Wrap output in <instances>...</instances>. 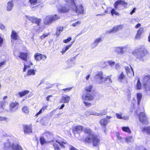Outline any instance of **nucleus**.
<instances>
[{
  "label": "nucleus",
  "instance_id": "54",
  "mask_svg": "<svg viewBox=\"0 0 150 150\" xmlns=\"http://www.w3.org/2000/svg\"><path fill=\"white\" fill-rule=\"evenodd\" d=\"M71 39V37H69L67 39L64 40L63 42L65 43H67L69 42Z\"/></svg>",
  "mask_w": 150,
  "mask_h": 150
},
{
  "label": "nucleus",
  "instance_id": "8",
  "mask_svg": "<svg viewBox=\"0 0 150 150\" xmlns=\"http://www.w3.org/2000/svg\"><path fill=\"white\" fill-rule=\"evenodd\" d=\"M139 120L141 122L145 124L148 123V121L144 113L143 112L140 113L139 115Z\"/></svg>",
  "mask_w": 150,
  "mask_h": 150
},
{
  "label": "nucleus",
  "instance_id": "55",
  "mask_svg": "<svg viewBox=\"0 0 150 150\" xmlns=\"http://www.w3.org/2000/svg\"><path fill=\"white\" fill-rule=\"evenodd\" d=\"M24 69H23V71L24 72V71H25L26 69L28 68V67H30V65H26L25 64H24Z\"/></svg>",
  "mask_w": 150,
  "mask_h": 150
},
{
  "label": "nucleus",
  "instance_id": "37",
  "mask_svg": "<svg viewBox=\"0 0 150 150\" xmlns=\"http://www.w3.org/2000/svg\"><path fill=\"white\" fill-rule=\"evenodd\" d=\"M40 143L41 145H43L47 143H49L47 140L46 141L45 139L43 137H41L40 139Z\"/></svg>",
  "mask_w": 150,
  "mask_h": 150
},
{
  "label": "nucleus",
  "instance_id": "40",
  "mask_svg": "<svg viewBox=\"0 0 150 150\" xmlns=\"http://www.w3.org/2000/svg\"><path fill=\"white\" fill-rule=\"evenodd\" d=\"M100 123L102 125L105 126L107 124V120L105 118L103 119L100 120Z\"/></svg>",
  "mask_w": 150,
  "mask_h": 150
},
{
  "label": "nucleus",
  "instance_id": "44",
  "mask_svg": "<svg viewBox=\"0 0 150 150\" xmlns=\"http://www.w3.org/2000/svg\"><path fill=\"white\" fill-rule=\"evenodd\" d=\"M40 55H41V54L38 53H36L34 55L35 59L37 61L40 60L41 59H39L40 57H41Z\"/></svg>",
  "mask_w": 150,
  "mask_h": 150
},
{
  "label": "nucleus",
  "instance_id": "19",
  "mask_svg": "<svg viewBox=\"0 0 150 150\" xmlns=\"http://www.w3.org/2000/svg\"><path fill=\"white\" fill-rule=\"evenodd\" d=\"M51 15L47 16L44 20V22L46 24H50L53 23Z\"/></svg>",
  "mask_w": 150,
  "mask_h": 150
},
{
  "label": "nucleus",
  "instance_id": "13",
  "mask_svg": "<svg viewBox=\"0 0 150 150\" xmlns=\"http://www.w3.org/2000/svg\"><path fill=\"white\" fill-rule=\"evenodd\" d=\"M18 103L15 101L11 103L10 105V110L12 112L16 111L18 108Z\"/></svg>",
  "mask_w": 150,
  "mask_h": 150
},
{
  "label": "nucleus",
  "instance_id": "39",
  "mask_svg": "<svg viewBox=\"0 0 150 150\" xmlns=\"http://www.w3.org/2000/svg\"><path fill=\"white\" fill-rule=\"evenodd\" d=\"M137 96L138 104V105H139L142 98V95L141 93H137Z\"/></svg>",
  "mask_w": 150,
  "mask_h": 150
},
{
  "label": "nucleus",
  "instance_id": "17",
  "mask_svg": "<svg viewBox=\"0 0 150 150\" xmlns=\"http://www.w3.org/2000/svg\"><path fill=\"white\" fill-rule=\"evenodd\" d=\"M70 100V97L66 95H63L60 101V103H68Z\"/></svg>",
  "mask_w": 150,
  "mask_h": 150
},
{
  "label": "nucleus",
  "instance_id": "60",
  "mask_svg": "<svg viewBox=\"0 0 150 150\" xmlns=\"http://www.w3.org/2000/svg\"><path fill=\"white\" fill-rule=\"evenodd\" d=\"M49 34H44L42 35L40 37V38L41 39H43L47 37L48 35Z\"/></svg>",
  "mask_w": 150,
  "mask_h": 150
},
{
  "label": "nucleus",
  "instance_id": "14",
  "mask_svg": "<svg viewBox=\"0 0 150 150\" xmlns=\"http://www.w3.org/2000/svg\"><path fill=\"white\" fill-rule=\"evenodd\" d=\"M119 5H121L123 6L125 8H127V3L125 2L124 1L121 0H118L116 1L114 4V6L116 9L118 8V6Z\"/></svg>",
  "mask_w": 150,
  "mask_h": 150
},
{
  "label": "nucleus",
  "instance_id": "2",
  "mask_svg": "<svg viewBox=\"0 0 150 150\" xmlns=\"http://www.w3.org/2000/svg\"><path fill=\"white\" fill-rule=\"evenodd\" d=\"M112 75L108 76L107 77L103 76V72L101 71L98 72L94 77V79L97 83L101 84L104 83L108 79L110 83H112V81L111 79Z\"/></svg>",
  "mask_w": 150,
  "mask_h": 150
},
{
  "label": "nucleus",
  "instance_id": "64",
  "mask_svg": "<svg viewBox=\"0 0 150 150\" xmlns=\"http://www.w3.org/2000/svg\"><path fill=\"white\" fill-rule=\"evenodd\" d=\"M43 111L41 110V109L39 111V112L36 114V116H38V115H39L41 114V113H42V112H43Z\"/></svg>",
  "mask_w": 150,
  "mask_h": 150
},
{
  "label": "nucleus",
  "instance_id": "61",
  "mask_svg": "<svg viewBox=\"0 0 150 150\" xmlns=\"http://www.w3.org/2000/svg\"><path fill=\"white\" fill-rule=\"evenodd\" d=\"M47 105H45L42 107L41 109L44 111L45 109H46L47 108Z\"/></svg>",
  "mask_w": 150,
  "mask_h": 150
},
{
  "label": "nucleus",
  "instance_id": "5",
  "mask_svg": "<svg viewBox=\"0 0 150 150\" xmlns=\"http://www.w3.org/2000/svg\"><path fill=\"white\" fill-rule=\"evenodd\" d=\"M85 141L88 143H92L93 146H98L100 144V139L97 136L90 134L85 139Z\"/></svg>",
  "mask_w": 150,
  "mask_h": 150
},
{
  "label": "nucleus",
  "instance_id": "59",
  "mask_svg": "<svg viewBox=\"0 0 150 150\" xmlns=\"http://www.w3.org/2000/svg\"><path fill=\"white\" fill-rule=\"evenodd\" d=\"M6 118L4 117L0 116V121H5L6 120Z\"/></svg>",
  "mask_w": 150,
  "mask_h": 150
},
{
  "label": "nucleus",
  "instance_id": "16",
  "mask_svg": "<svg viewBox=\"0 0 150 150\" xmlns=\"http://www.w3.org/2000/svg\"><path fill=\"white\" fill-rule=\"evenodd\" d=\"M130 67L131 68V70H130L128 66H126L125 67V69L126 73L127 75L129 77L134 76V75L133 69L131 66H130Z\"/></svg>",
  "mask_w": 150,
  "mask_h": 150
},
{
  "label": "nucleus",
  "instance_id": "58",
  "mask_svg": "<svg viewBox=\"0 0 150 150\" xmlns=\"http://www.w3.org/2000/svg\"><path fill=\"white\" fill-rule=\"evenodd\" d=\"M83 103L85 104V105L88 107H89L91 105V103H89L88 102L84 101Z\"/></svg>",
  "mask_w": 150,
  "mask_h": 150
},
{
  "label": "nucleus",
  "instance_id": "57",
  "mask_svg": "<svg viewBox=\"0 0 150 150\" xmlns=\"http://www.w3.org/2000/svg\"><path fill=\"white\" fill-rule=\"evenodd\" d=\"M5 103V101H0V108H3V106Z\"/></svg>",
  "mask_w": 150,
  "mask_h": 150
},
{
  "label": "nucleus",
  "instance_id": "18",
  "mask_svg": "<svg viewBox=\"0 0 150 150\" xmlns=\"http://www.w3.org/2000/svg\"><path fill=\"white\" fill-rule=\"evenodd\" d=\"M83 127L81 125H77L74 127L73 128V131L74 133L77 132L79 133L82 131Z\"/></svg>",
  "mask_w": 150,
  "mask_h": 150
},
{
  "label": "nucleus",
  "instance_id": "6",
  "mask_svg": "<svg viewBox=\"0 0 150 150\" xmlns=\"http://www.w3.org/2000/svg\"><path fill=\"white\" fill-rule=\"evenodd\" d=\"M67 3L68 4H65L62 5V6H59L58 7V11L61 12V13H66L69 10L70 6H71V8L72 5H71L69 2H67Z\"/></svg>",
  "mask_w": 150,
  "mask_h": 150
},
{
  "label": "nucleus",
  "instance_id": "24",
  "mask_svg": "<svg viewBox=\"0 0 150 150\" xmlns=\"http://www.w3.org/2000/svg\"><path fill=\"white\" fill-rule=\"evenodd\" d=\"M27 55V53L20 52V55H18V57L22 60L26 61Z\"/></svg>",
  "mask_w": 150,
  "mask_h": 150
},
{
  "label": "nucleus",
  "instance_id": "26",
  "mask_svg": "<svg viewBox=\"0 0 150 150\" xmlns=\"http://www.w3.org/2000/svg\"><path fill=\"white\" fill-rule=\"evenodd\" d=\"M30 3V7L33 8L36 7L37 5V0H29Z\"/></svg>",
  "mask_w": 150,
  "mask_h": 150
},
{
  "label": "nucleus",
  "instance_id": "53",
  "mask_svg": "<svg viewBox=\"0 0 150 150\" xmlns=\"http://www.w3.org/2000/svg\"><path fill=\"white\" fill-rule=\"evenodd\" d=\"M41 57L40 58V59H43L45 60L47 58L46 56L44 54H41V55H40Z\"/></svg>",
  "mask_w": 150,
  "mask_h": 150
},
{
  "label": "nucleus",
  "instance_id": "56",
  "mask_svg": "<svg viewBox=\"0 0 150 150\" xmlns=\"http://www.w3.org/2000/svg\"><path fill=\"white\" fill-rule=\"evenodd\" d=\"M120 65L118 64H116L115 65V68L116 69L119 70L120 69Z\"/></svg>",
  "mask_w": 150,
  "mask_h": 150
},
{
  "label": "nucleus",
  "instance_id": "4",
  "mask_svg": "<svg viewBox=\"0 0 150 150\" xmlns=\"http://www.w3.org/2000/svg\"><path fill=\"white\" fill-rule=\"evenodd\" d=\"M65 0L66 1L69 2L71 5H72L71 8L78 14L83 13V7L82 5L80 4L77 6L74 3L75 0Z\"/></svg>",
  "mask_w": 150,
  "mask_h": 150
},
{
  "label": "nucleus",
  "instance_id": "47",
  "mask_svg": "<svg viewBox=\"0 0 150 150\" xmlns=\"http://www.w3.org/2000/svg\"><path fill=\"white\" fill-rule=\"evenodd\" d=\"M136 86L137 89L140 90L141 89V84L139 79H138Z\"/></svg>",
  "mask_w": 150,
  "mask_h": 150
},
{
  "label": "nucleus",
  "instance_id": "38",
  "mask_svg": "<svg viewBox=\"0 0 150 150\" xmlns=\"http://www.w3.org/2000/svg\"><path fill=\"white\" fill-rule=\"evenodd\" d=\"M125 76L123 72H122L118 77V81L122 82V80L125 78Z\"/></svg>",
  "mask_w": 150,
  "mask_h": 150
},
{
  "label": "nucleus",
  "instance_id": "25",
  "mask_svg": "<svg viewBox=\"0 0 150 150\" xmlns=\"http://www.w3.org/2000/svg\"><path fill=\"white\" fill-rule=\"evenodd\" d=\"M36 71V69H30L28 71L27 74L28 76H34L35 75Z\"/></svg>",
  "mask_w": 150,
  "mask_h": 150
},
{
  "label": "nucleus",
  "instance_id": "31",
  "mask_svg": "<svg viewBox=\"0 0 150 150\" xmlns=\"http://www.w3.org/2000/svg\"><path fill=\"white\" fill-rule=\"evenodd\" d=\"M55 141L56 142L58 143L63 148H64L65 147L64 144H67V143L66 142L61 141L59 139L56 140Z\"/></svg>",
  "mask_w": 150,
  "mask_h": 150
},
{
  "label": "nucleus",
  "instance_id": "12",
  "mask_svg": "<svg viewBox=\"0 0 150 150\" xmlns=\"http://www.w3.org/2000/svg\"><path fill=\"white\" fill-rule=\"evenodd\" d=\"M26 18L32 23H35L38 25H39L41 21V19L38 18L34 16H26Z\"/></svg>",
  "mask_w": 150,
  "mask_h": 150
},
{
  "label": "nucleus",
  "instance_id": "32",
  "mask_svg": "<svg viewBox=\"0 0 150 150\" xmlns=\"http://www.w3.org/2000/svg\"><path fill=\"white\" fill-rule=\"evenodd\" d=\"M63 27L61 26H59L57 27L56 32V35L57 36H58L61 32L63 31Z\"/></svg>",
  "mask_w": 150,
  "mask_h": 150
},
{
  "label": "nucleus",
  "instance_id": "28",
  "mask_svg": "<svg viewBox=\"0 0 150 150\" xmlns=\"http://www.w3.org/2000/svg\"><path fill=\"white\" fill-rule=\"evenodd\" d=\"M11 36L12 39L15 40H17L18 37L17 33L14 30H13L12 31L11 35Z\"/></svg>",
  "mask_w": 150,
  "mask_h": 150
},
{
  "label": "nucleus",
  "instance_id": "29",
  "mask_svg": "<svg viewBox=\"0 0 150 150\" xmlns=\"http://www.w3.org/2000/svg\"><path fill=\"white\" fill-rule=\"evenodd\" d=\"M142 131L143 132H146L148 134H150V126L143 128Z\"/></svg>",
  "mask_w": 150,
  "mask_h": 150
},
{
  "label": "nucleus",
  "instance_id": "23",
  "mask_svg": "<svg viewBox=\"0 0 150 150\" xmlns=\"http://www.w3.org/2000/svg\"><path fill=\"white\" fill-rule=\"evenodd\" d=\"M24 131L25 133L28 134H29L32 132L31 127L28 125H25L24 126Z\"/></svg>",
  "mask_w": 150,
  "mask_h": 150
},
{
  "label": "nucleus",
  "instance_id": "33",
  "mask_svg": "<svg viewBox=\"0 0 150 150\" xmlns=\"http://www.w3.org/2000/svg\"><path fill=\"white\" fill-rule=\"evenodd\" d=\"M83 131L85 134H88V135L87 137H88L90 134H93L91 133V130H90V128L88 127L84 128Z\"/></svg>",
  "mask_w": 150,
  "mask_h": 150
},
{
  "label": "nucleus",
  "instance_id": "42",
  "mask_svg": "<svg viewBox=\"0 0 150 150\" xmlns=\"http://www.w3.org/2000/svg\"><path fill=\"white\" fill-rule=\"evenodd\" d=\"M53 22L56 20L59 19L60 18V17L57 15H51Z\"/></svg>",
  "mask_w": 150,
  "mask_h": 150
},
{
  "label": "nucleus",
  "instance_id": "51",
  "mask_svg": "<svg viewBox=\"0 0 150 150\" xmlns=\"http://www.w3.org/2000/svg\"><path fill=\"white\" fill-rule=\"evenodd\" d=\"M117 137L118 139L121 142H123L124 140H125V138H122L119 135H117Z\"/></svg>",
  "mask_w": 150,
  "mask_h": 150
},
{
  "label": "nucleus",
  "instance_id": "27",
  "mask_svg": "<svg viewBox=\"0 0 150 150\" xmlns=\"http://www.w3.org/2000/svg\"><path fill=\"white\" fill-rule=\"evenodd\" d=\"M116 116L117 118L119 119H121L124 120H127L128 119L129 117L127 116L122 117V115L118 113H116Z\"/></svg>",
  "mask_w": 150,
  "mask_h": 150
},
{
  "label": "nucleus",
  "instance_id": "34",
  "mask_svg": "<svg viewBox=\"0 0 150 150\" xmlns=\"http://www.w3.org/2000/svg\"><path fill=\"white\" fill-rule=\"evenodd\" d=\"M29 92L28 90H25L23 91L20 92L18 93V94L21 97L25 96Z\"/></svg>",
  "mask_w": 150,
  "mask_h": 150
},
{
  "label": "nucleus",
  "instance_id": "30",
  "mask_svg": "<svg viewBox=\"0 0 150 150\" xmlns=\"http://www.w3.org/2000/svg\"><path fill=\"white\" fill-rule=\"evenodd\" d=\"M85 114L86 116L87 117L90 116V115H96L95 112L92 111H86L85 112Z\"/></svg>",
  "mask_w": 150,
  "mask_h": 150
},
{
  "label": "nucleus",
  "instance_id": "50",
  "mask_svg": "<svg viewBox=\"0 0 150 150\" xmlns=\"http://www.w3.org/2000/svg\"><path fill=\"white\" fill-rule=\"evenodd\" d=\"M107 62H108L109 65L111 67H112L114 66L115 64V62L114 61H113L111 60L108 61Z\"/></svg>",
  "mask_w": 150,
  "mask_h": 150
},
{
  "label": "nucleus",
  "instance_id": "41",
  "mask_svg": "<svg viewBox=\"0 0 150 150\" xmlns=\"http://www.w3.org/2000/svg\"><path fill=\"white\" fill-rule=\"evenodd\" d=\"M22 110L24 112L28 114L29 112V109L28 106H25L22 108Z\"/></svg>",
  "mask_w": 150,
  "mask_h": 150
},
{
  "label": "nucleus",
  "instance_id": "63",
  "mask_svg": "<svg viewBox=\"0 0 150 150\" xmlns=\"http://www.w3.org/2000/svg\"><path fill=\"white\" fill-rule=\"evenodd\" d=\"M135 10L136 8H134L132 11L130 13V14L131 15H132L133 13L135 12Z\"/></svg>",
  "mask_w": 150,
  "mask_h": 150
},
{
  "label": "nucleus",
  "instance_id": "62",
  "mask_svg": "<svg viewBox=\"0 0 150 150\" xmlns=\"http://www.w3.org/2000/svg\"><path fill=\"white\" fill-rule=\"evenodd\" d=\"M70 150H78L71 146H70Z\"/></svg>",
  "mask_w": 150,
  "mask_h": 150
},
{
  "label": "nucleus",
  "instance_id": "36",
  "mask_svg": "<svg viewBox=\"0 0 150 150\" xmlns=\"http://www.w3.org/2000/svg\"><path fill=\"white\" fill-rule=\"evenodd\" d=\"M107 111L106 110H104L99 113H98L97 112H95L96 115H105L107 113Z\"/></svg>",
  "mask_w": 150,
  "mask_h": 150
},
{
  "label": "nucleus",
  "instance_id": "49",
  "mask_svg": "<svg viewBox=\"0 0 150 150\" xmlns=\"http://www.w3.org/2000/svg\"><path fill=\"white\" fill-rule=\"evenodd\" d=\"M81 24V22L79 21H78L75 22L73 23H72L71 25L74 27H77L79 26Z\"/></svg>",
  "mask_w": 150,
  "mask_h": 150
},
{
  "label": "nucleus",
  "instance_id": "3",
  "mask_svg": "<svg viewBox=\"0 0 150 150\" xmlns=\"http://www.w3.org/2000/svg\"><path fill=\"white\" fill-rule=\"evenodd\" d=\"M132 53L137 57V59L141 61H143V57L146 54V50L142 47L136 49Z\"/></svg>",
  "mask_w": 150,
  "mask_h": 150
},
{
  "label": "nucleus",
  "instance_id": "20",
  "mask_svg": "<svg viewBox=\"0 0 150 150\" xmlns=\"http://www.w3.org/2000/svg\"><path fill=\"white\" fill-rule=\"evenodd\" d=\"M14 6L13 1H12L8 2L7 4L6 9L8 11H10L13 9Z\"/></svg>",
  "mask_w": 150,
  "mask_h": 150
},
{
  "label": "nucleus",
  "instance_id": "9",
  "mask_svg": "<svg viewBox=\"0 0 150 150\" xmlns=\"http://www.w3.org/2000/svg\"><path fill=\"white\" fill-rule=\"evenodd\" d=\"M44 135L47 137V140L48 143L54 142L55 139L54 138V134L52 133L46 132L45 133Z\"/></svg>",
  "mask_w": 150,
  "mask_h": 150
},
{
  "label": "nucleus",
  "instance_id": "1",
  "mask_svg": "<svg viewBox=\"0 0 150 150\" xmlns=\"http://www.w3.org/2000/svg\"><path fill=\"white\" fill-rule=\"evenodd\" d=\"M2 147L4 150H21L22 148L16 143L12 142L11 138H6L4 142Z\"/></svg>",
  "mask_w": 150,
  "mask_h": 150
},
{
  "label": "nucleus",
  "instance_id": "21",
  "mask_svg": "<svg viewBox=\"0 0 150 150\" xmlns=\"http://www.w3.org/2000/svg\"><path fill=\"white\" fill-rule=\"evenodd\" d=\"M143 33V28L140 27L137 30V34L136 35L135 38L137 39H138L140 38L142 34Z\"/></svg>",
  "mask_w": 150,
  "mask_h": 150
},
{
  "label": "nucleus",
  "instance_id": "48",
  "mask_svg": "<svg viewBox=\"0 0 150 150\" xmlns=\"http://www.w3.org/2000/svg\"><path fill=\"white\" fill-rule=\"evenodd\" d=\"M110 12L112 15H113V14H115L118 16L119 15V13L118 12L116 11L114 9H112Z\"/></svg>",
  "mask_w": 150,
  "mask_h": 150
},
{
  "label": "nucleus",
  "instance_id": "45",
  "mask_svg": "<svg viewBox=\"0 0 150 150\" xmlns=\"http://www.w3.org/2000/svg\"><path fill=\"white\" fill-rule=\"evenodd\" d=\"M122 129L124 132L129 133H131V131L128 127H123L122 128Z\"/></svg>",
  "mask_w": 150,
  "mask_h": 150
},
{
  "label": "nucleus",
  "instance_id": "10",
  "mask_svg": "<svg viewBox=\"0 0 150 150\" xmlns=\"http://www.w3.org/2000/svg\"><path fill=\"white\" fill-rule=\"evenodd\" d=\"M144 86L146 89L150 87L148 89L150 91V76H149L147 75L144 77Z\"/></svg>",
  "mask_w": 150,
  "mask_h": 150
},
{
  "label": "nucleus",
  "instance_id": "46",
  "mask_svg": "<svg viewBox=\"0 0 150 150\" xmlns=\"http://www.w3.org/2000/svg\"><path fill=\"white\" fill-rule=\"evenodd\" d=\"M125 141L126 142L129 143L133 141V139L132 136L129 137L125 138Z\"/></svg>",
  "mask_w": 150,
  "mask_h": 150
},
{
  "label": "nucleus",
  "instance_id": "22",
  "mask_svg": "<svg viewBox=\"0 0 150 150\" xmlns=\"http://www.w3.org/2000/svg\"><path fill=\"white\" fill-rule=\"evenodd\" d=\"M102 40L101 38H99L96 39L94 42L91 45L92 47H94L96 46L100 42H102Z\"/></svg>",
  "mask_w": 150,
  "mask_h": 150
},
{
  "label": "nucleus",
  "instance_id": "52",
  "mask_svg": "<svg viewBox=\"0 0 150 150\" xmlns=\"http://www.w3.org/2000/svg\"><path fill=\"white\" fill-rule=\"evenodd\" d=\"M53 146L54 148V150H60V148L57 144L54 143Z\"/></svg>",
  "mask_w": 150,
  "mask_h": 150
},
{
  "label": "nucleus",
  "instance_id": "7",
  "mask_svg": "<svg viewBox=\"0 0 150 150\" xmlns=\"http://www.w3.org/2000/svg\"><path fill=\"white\" fill-rule=\"evenodd\" d=\"M82 97L83 100H93L94 99V95L91 93H84Z\"/></svg>",
  "mask_w": 150,
  "mask_h": 150
},
{
  "label": "nucleus",
  "instance_id": "15",
  "mask_svg": "<svg viewBox=\"0 0 150 150\" xmlns=\"http://www.w3.org/2000/svg\"><path fill=\"white\" fill-rule=\"evenodd\" d=\"M123 25H117L114 26L112 29L109 30L108 32L109 33H111L113 32H116L122 29L123 28Z\"/></svg>",
  "mask_w": 150,
  "mask_h": 150
},
{
  "label": "nucleus",
  "instance_id": "11",
  "mask_svg": "<svg viewBox=\"0 0 150 150\" xmlns=\"http://www.w3.org/2000/svg\"><path fill=\"white\" fill-rule=\"evenodd\" d=\"M127 50V47L124 46H121L115 48V51L118 54H123Z\"/></svg>",
  "mask_w": 150,
  "mask_h": 150
},
{
  "label": "nucleus",
  "instance_id": "35",
  "mask_svg": "<svg viewBox=\"0 0 150 150\" xmlns=\"http://www.w3.org/2000/svg\"><path fill=\"white\" fill-rule=\"evenodd\" d=\"M93 88V86L90 85L86 87L85 89L87 92L91 93V91Z\"/></svg>",
  "mask_w": 150,
  "mask_h": 150
},
{
  "label": "nucleus",
  "instance_id": "43",
  "mask_svg": "<svg viewBox=\"0 0 150 150\" xmlns=\"http://www.w3.org/2000/svg\"><path fill=\"white\" fill-rule=\"evenodd\" d=\"M71 45L72 44H71L67 46L65 48H63L61 52H62V54L65 53L69 49Z\"/></svg>",
  "mask_w": 150,
  "mask_h": 150
}]
</instances>
